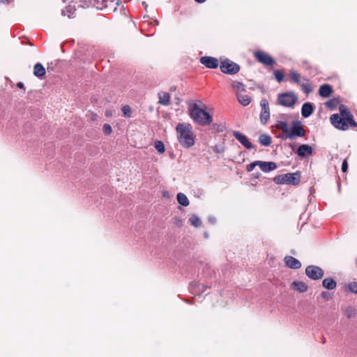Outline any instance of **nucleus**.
Instances as JSON below:
<instances>
[{
  "label": "nucleus",
  "instance_id": "obj_5",
  "mask_svg": "<svg viewBox=\"0 0 357 357\" xmlns=\"http://www.w3.org/2000/svg\"><path fill=\"white\" fill-rule=\"evenodd\" d=\"M305 135V130L302 126L300 121H294L291 123V128L289 129V132L287 138L294 139L296 137H304Z\"/></svg>",
  "mask_w": 357,
  "mask_h": 357
},
{
  "label": "nucleus",
  "instance_id": "obj_12",
  "mask_svg": "<svg viewBox=\"0 0 357 357\" xmlns=\"http://www.w3.org/2000/svg\"><path fill=\"white\" fill-rule=\"evenodd\" d=\"M200 63L208 68H216L218 66V60L212 56H202Z\"/></svg>",
  "mask_w": 357,
  "mask_h": 357
},
{
  "label": "nucleus",
  "instance_id": "obj_43",
  "mask_svg": "<svg viewBox=\"0 0 357 357\" xmlns=\"http://www.w3.org/2000/svg\"><path fill=\"white\" fill-rule=\"evenodd\" d=\"M195 1L196 2H197V3H204V2H205L206 0H195Z\"/></svg>",
  "mask_w": 357,
  "mask_h": 357
},
{
  "label": "nucleus",
  "instance_id": "obj_36",
  "mask_svg": "<svg viewBox=\"0 0 357 357\" xmlns=\"http://www.w3.org/2000/svg\"><path fill=\"white\" fill-rule=\"evenodd\" d=\"M348 288L351 292L357 294V282H350L348 284Z\"/></svg>",
  "mask_w": 357,
  "mask_h": 357
},
{
  "label": "nucleus",
  "instance_id": "obj_18",
  "mask_svg": "<svg viewBox=\"0 0 357 357\" xmlns=\"http://www.w3.org/2000/svg\"><path fill=\"white\" fill-rule=\"evenodd\" d=\"M313 106L310 102H305L301 108V114L304 118L309 117L313 112Z\"/></svg>",
  "mask_w": 357,
  "mask_h": 357
},
{
  "label": "nucleus",
  "instance_id": "obj_10",
  "mask_svg": "<svg viewBox=\"0 0 357 357\" xmlns=\"http://www.w3.org/2000/svg\"><path fill=\"white\" fill-rule=\"evenodd\" d=\"M257 59L266 66H273L275 63L274 59L268 54L262 51H257L255 52Z\"/></svg>",
  "mask_w": 357,
  "mask_h": 357
},
{
  "label": "nucleus",
  "instance_id": "obj_37",
  "mask_svg": "<svg viewBox=\"0 0 357 357\" xmlns=\"http://www.w3.org/2000/svg\"><path fill=\"white\" fill-rule=\"evenodd\" d=\"M258 166L257 160L255 161L250 165H247L246 169L248 172H252L255 169V167Z\"/></svg>",
  "mask_w": 357,
  "mask_h": 357
},
{
  "label": "nucleus",
  "instance_id": "obj_9",
  "mask_svg": "<svg viewBox=\"0 0 357 357\" xmlns=\"http://www.w3.org/2000/svg\"><path fill=\"white\" fill-rule=\"evenodd\" d=\"M260 106L261 107L260 121L261 123L266 124L270 118V109L268 100L265 98L261 99Z\"/></svg>",
  "mask_w": 357,
  "mask_h": 357
},
{
  "label": "nucleus",
  "instance_id": "obj_1",
  "mask_svg": "<svg viewBox=\"0 0 357 357\" xmlns=\"http://www.w3.org/2000/svg\"><path fill=\"white\" fill-rule=\"evenodd\" d=\"M177 138L181 145L185 148H190L195 144L192 128L190 124L178 123L176 128Z\"/></svg>",
  "mask_w": 357,
  "mask_h": 357
},
{
  "label": "nucleus",
  "instance_id": "obj_23",
  "mask_svg": "<svg viewBox=\"0 0 357 357\" xmlns=\"http://www.w3.org/2000/svg\"><path fill=\"white\" fill-rule=\"evenodd\" d=\"M276 128L281 130L284 134H285L286 137L287 138V135L289 132V128L288 123L283 121H278L275 124Z\"/></svg>",
  "mask_w": 357,
  "mask_h": 357
},
{
  "label": "nucleus",
  "instance_id": "obj_7",
  "mask_svg": "<svg viewBox=\"0 0 357 357\" xmlns=\"http://www.w3.org/2000/svg\"><path fill=\"white\" fill-rule=\"evenodd\" d=\"M305 274L310 279L317 280L324 276V271L319 266L310 265L305 268Z\"/></svg>",
  "mask_w": 357,
  "mask_h": 357
},
{
  "label": "nucleus",
  "instance_id": "obj_14",
  "mask_svg": "<svg viewBox=\"0 0 357 357\" xmlns=\"http://www.w3.org/2000/svg\"><path fill=\"white\" fill-rule=\"evenodd\" d=\"M258 167L264 172H269L275 170L277 168V165L275 162H266L257 160Z\"/></svg>",
  "mask_w": 357,
  "mask_h": 357
},
{
  "label": "nucleus",
  "instance_id": "obj_29",
  "mask_svg": "<svg viewBox=\"0 0 357 357\" xmlns=\"http://www.w3.org/2000/svg\"><path fill=\"white\" fill-rule=\"evenodd\" d=\"M301 86L302 91L306 94H308L313 91V87L308 80H305V82H303Z\"/></svg>",
  "mask_w": 357,
  "mask_h": 357
},
{
  "label": "nucleus",
  "instance_id": "obj_30",
  "mask_svg": "<svg viewBox=\"0 0 357 357\" xmlns=\"http://www.w3.org/2000/svg\"><path fill=\"white\" fill-rule=\"evenodd\" d=\"M190 224L195 227H200L202 223L201 220L196 215H192V217L190 218Z\"/></svg>",
  "mask_w": 357,
  "mask_h": 357
},
{
  "label": "nucleus",
  "instance_id": "obj_19",
  "mask_svg": "<svg viewBox=\"0 0 357 357\" xmlns=\"http://www.w3.org/2000/svg\"><path fill=\"white\" fill-rule=\"evenodd\" d=\"M332 93V87L329 84H323L319 87V93L323 98H328Z\"/></svg>",
  "mask_w": 357,
  "mask_h": 357
},
{
  "label": "nucleus",
  "instance_id": "obj_8",
  "mask_svg": "<svg viewBox=\"0 0 357 357\" xmlns=\"http://www.w3.org/2000/svg\"><path fill=\"white\" fill-rule=\"evenodd\" d=\"M220 68L223 73L227 74H235L240 69L238 65L228 59L221 63Z\"/></svg>",
  "mask_w": 357,
  "mask_h": 357
},
{
  "label": "nucleus",
  "instance_id": "obj_38",
  "mask_svg": "<svg viewBox=\"0 0 357 357\" xmlns=\"http://www.w3.org/2000/svg\"><path fill=\"white\" fill-rule=\"evenodd\" d=\"M355 314V311L352 309H348L346 312V315L347 317H351Z\"/></svg>",
  "mask_w": 357,
  "mask_h": 357
},
{
  "label": "nucleus",
  "instance_id": "obj_39",
  "mask_svg": "<svg viewBox=\"0 0 357 357\" xmlns=\"http://www.w3.org/2000/svg\"><path fill=\"white\" fill-rule=\"evenodd\" d=\"M347 168H348V163H347V160H344L343 161L342 165V172H345L347 170Z\"/></svg>",
  "mask_w": 357,
  "mask_h": 357
},
{
  "label": "nucleus",
  "instance_id": "obj_3",
  "mask_svg": "<svg viewBox=\"0 0 357 357\" xmlns=\"http://www.w3.org/2000/svg\"><path fill=\"white\" fill-rule=\"evenodd\" d=\"M297 101L298 96L292 91L280 93L278 96V104L286 107H293Z\"/></svg>",
  "mask_w": 357,
  "mask_h": 357
},
{
  "label": "nucleus",
  "instance_id": "obj_31",
  "mask_svg": "<svg viewBox=\"0 0 357 357\" xmlns=\"http://www.w3.org/2000/svg\"><path fill=\"white\" fill-rule=\"evenodd\" d=\"M154 146L160 153H163L165 151V145L161 141L155 142Z\"/></svg>",
  "mask_w": 357,
  "mask_h": 357
},
{
  "label": "nucleus",
  "instance_id": "obj_42",
  "mask_svg": "<svg viewBox=\"0 0 357 357\" xmlns=\"http://www.w3.org/2000/svg\"><path fill=\"white\" fill-rule=\"evenodd\" d=\"M17 87H19V88H20V89L24 88V84H23L22 82H18V83L17 84Z\"/></svg>",
  "mask_w": 357,
  "mask_h": 357
},
{
  "label": "nucleus",
  "instance_id": "obj_2",
  "mask_svg": "<svg viewBox=\"0 0 357 357\" xmlns=\"http://www.w3.org/2000/svg\"><path fill=\"white\" fill-rule=\"evenodd\" d=\"M189 112L192 120L201 126H207L212 122V116L209 113L199 107L197 104L190 107Z\"/></svg>",
  "mask_w": 357,
  "mask_h": 357
},
{
  "label": "nucleus",
  "instance_id": "obj_44",
  "mask_svg": "<svg viewBox=\"0 0 357 357\" xmlns=\"http://www.w3.org/2000/svg\"><path fill=\"white\" fill-rule=\"evenodd\" d=\"M142 5L144 6V7L145 8H146V7H147V4H146L145 2H143V3H142Z\"/></svg>",
  "mask_w": 357,
  "mask_h": 357
},
{
  "label": "nucleus",
  "instance_id": "obj_28",
  "mask_svg": "<svg viewBox=\"0 0 357 357\" xmlns=\"http://www.w3.org/2000/svg\"><path fill=\"white\" fill-rule=\"evenodd\" d=\"M75 11V6L69 4L62 10V15L64 16H68V17H71L72 15L74 14Z\"/></svg>",
  "mask_w": 357,
  "mask_h": 357
},
{
  "label": "nucleus",
  "instance_id": "obj_33",
  "mask_svg": "<svg viewBox=\"0 0 357 357\" xmlns=\"http://www.w3.org/2000/svg\"><path fill=\"white\" fill-rule=\"evenodd\" d=\"M121 110L123 112V115L125 117L129 118L131 116L132 111H131V107L129 105H124L122 107Z\"/></svg>",
  "mask_w": 357,
  "mask_h": 357
},
{
  "label": "nucleus",
  "instance_id": "obj_11",
  "mask_svg": "<svg viewBox=\"0 0 357 357\" xmlns=\"http://www.w3.org/2000/svg\"><path fill=\"white\" fill-rule=\"evenodd\" d=\"M340 117L346 118L347 122L349 123L350 126L356 127L357 123L355 122L353 118V115L348 110L346 106L342 105L339 107Z\"/></svg>",
  "mask_w": 357,
  "mask_h": 357
},
{
  "label": "nucleus",
  "instance_id": "obj_40",
  "mask_svg": "<svg viewBox=\"0 0 357 357\" xmlns=\"http://www.w3.org/2000/svg\"><path fill=\"white\" fill-rule=\"evenodd\" d=\"M208 220L212 224L215 223V218L214 217L210 216V217H208Z\"/></svg>",
  "mask_w": 357,
  "mask_h": 357
},
{
  "label": "nucleus",
  "instance_id": "obj_17",
  "mask_svg": "<svg viewBox=\"0 0 357 357\" xmlns=\"http://www.w3.org/2000/svg\"><path fill=\"white\" fill-rule=\"evenodd\" d=\"M291 287L294 289L299 293H304L307 291V285L302 281H294L291 283Z\"/></svg>",
  "mask_w": 357,
  "mask_h": 357
},
{
  "label": "nucleus",
  "instance_id": "obj_24",
  "mask_svg": "<svg viewBox=\"0 0 357 357\" xmlns=\"http://www.w3.org/2000/svg\"><path fill=\"white\" fill-rule=\"evenodd\" d=\"M322 285L325 289L332 290L336 287L337 284L334 280L326 278L322 281Z\"/></svg>",
  "mask_w": 357,
  "mask_h": 357
},
{
  "label": "nucleus",
  "instance_id": "obj_15",
  "mask_svg": "<svg viewBox=\"0 0 357 357\" xmlns=\"http://www.w3.org/2000/svg\"><path fill=\"white\" fill-rule=\"evenodd\" d=\"M312 148L307 144H302L298 146L297 149V154L301 158H305L310 155L312 153Z\"/></svg>",
  "mask_w": 357,
  "mask_h": 357
},
{
  "label": "nucleus",
  "instance_id": "obj_27",
  "mask_svg": "<svg viewBox=\"0 0 357 357\" xmlns=\"http://www.w3.org/2000/svg\"><path fill=\"white\" fill-rule=\"evenodd\" d=\"M176 199L178 202L183 206H187L189 205V200L186 195H184L183 193H178L176 196Z\"/></svg>",
  "mask_w": 357,
  "mask_h": 357
},
{
  "label": "nucleus",
  "instance_id": "obj_21",
  "mask_svg": "<svg viewBox=\"0 0 357 357\" xmlns=\"http://www.w3.org/2000/svg\"><path fill=\"white\" fill-rule=\"evenodd\" d=\"M45 74V68L40 63H37L33 66V75L37 77H41Z\"/></svg>",
  "mask_w": 357,
  "mask_h": 357
},
{
  "label": "nucleus",
  "instance_id": "obj_41",
  "mask_svg": "<svg viewBox=\"0 0 357 357\" xmlns=\"http://www.w3.org/2000/svg\"><path fill=\"white\" fill-rule=\"evenodd\" d=\"M105 115H106V116H107V117L111 116L112 115V110H107V111L105 112Z\"/></svg>",
  "mask_w": 357,
  "mask_h": 357
},
{
  "label": "nucleus",
  "instance_id": "obj_35",
  "mask_svg": "<svg viewBox=\"0 0 357 357\" xmlns=\"http://www.w3.org/2000/svg\"><path fill=\"white\" fill-rule=\"evenodd\" d=\"M102 130L104 133L106 135H110L112 132V126L108 123H105L103 125Z\"/></svg>",
  "mask_w": 357,
  "mask_h": 357
},
{
  "label": "nucleus",
  "instance_id": "obj_20",
  "mask_svg": "<svg viewBox=\"0 0 357 357\" xmlns=\"http://www.w3.org/2000/svg\"><path fill=\"white\" fill-rule=\"evenodd\" d=\"M237 100L238 102L242 105L243 106H247L251 102V97L244 93H239L236 96Z\"/></svg>",
  "mask_w": 357,
  "mask_h": 357
},
{
  "label": "nucleus",
  "instance_id": "obj_13",
  "mask_svg": "<svg viewBox=\"0 0 357 357\" xmlns=\"http://www.w3.org/2000/svg\"><path fill=\"white\" fill-rule=\"evenodd\" d=\"M233 135L246 149H251L253 148V145L252 144V143L249 141V139L247 138V137L245 135H244L243 134H242L239 132L235 131V132H234Z\"/></svg>",
  "mask_w": 357,
  "mask_h": 357
},
{
  "label": "nucleus",
  "instance_id": "obj_16",
  "mask_svg": "<svg viewBox=\"0 0 357 357\" xmlns=\"http://www.w3.org/2000/svg\"><path fill=\"white\" fill-rule=\"evenodd\" d=\"M284 262L290 268L298 269L301 267V263L297 259L291 256L285 257Z\"/></svg>",
  "mask_w": 357,
  "mask_h": 357
},
{
  "label": "nucleus",
  "instance_id": "obj_6",
  "mask_svg": "<svg viewBox=\"0 0 357 357\" xmlns=\"http://www.w3.org/2000/svg\"><path fill=\"white\" fill-rule=\"evenodd\" d=\"M330 121L331 123L339 130H346L350 126L346 118L340 117V116L337 114L331 115L330 117Z\"/></svg>",
  "mask_w": 357,
  "mask_h": 357
},
{
  "label": "nucleus",
  "instance_id": "obj_34",
  "mask_svg": "<svg viewBox=\"0 0 357 357\" xmlns=\"http://www.w3.org/2000/svg\"><path fill=\"white\" fill-rule=\"evenodd\" d=\"M274 75L278 82H281L284 79V75L281 70H276L274 71Z\"/></svg>",
  "mask_w": 357,
  "mask_h": 357
},
{
  "label": "nucleus",
  "instance_id": "obj_25",
  "mask_svg": "<svg viewBox=\"0 0 357 357\" xmlns=\"http://www.w3.org/2000/svg\"><path fill=\"white\" fill-rule=\"evenodd\" d=\"M231 87L234 90H235L236 95L238 94L239 93H243L245 91L244 84L240 82H234L231 84Z\"/></svg>",
  "mask_w": 357,
  "mask_h": 357
},
{
  "label": "nucleus",
  "instance_id": "obj_26",
  "mask_svg": "<svg viewBox=\"0 0 357 357\" xmlns=\"http://www.w3.org/2000/svg\"><path fill=\"white\" fill-rule=\"evenodd\" d=\"M259 143L265 146H268L271 144V137L266 134H261L259 137Z\"/></svg>",
  "mask_w": 357,
  "mask_h": 357
},
{
  "label": "nucleus",
  "instance_id": "obj_32",
  "mask_svg": "<svg viewBox=\"0 0 357 357\" xmlns=\"http://www.w3.org/2000/svg\"><path fill=\"white\" fill-rule=\"evenodd\" d=\"M290 77L292 81L295 83H299L301 75L296 71L292 70L290 73Z\"/></svg>",
  "mask_w": 357,
  "mask_h": 357
},
{
  "label": "nucleus",
  "instance_id": "obj_4",
  "mask_svg": "<svg viewBox=\"0 0 357 357\" xmlns=\"http://www.w3.org/2000/svg\"><path fill=\"white\" fill-rule=\"evenodd\" d=\"M300 180V175L296 173H287L277 176L273 178L274 182L277 184L298 185Z\"/></svg>",
  "mask_w": 357,
  "mask_h": 357
},
{
  "label": "nucleus",
  "instance_id": "obj_22",
  "mask_svg": "<svg viewBox=\"0 0 357 357\" xmlns=\"http://www.w3.org/2000/svg\"><path fill=\"white\" fill-rule=\"evenodd\" d=\"M158 102L162 105H168L169 103L170 96L167 92H160L158 93Z\"/></svg>",
  "mask_w": 357,
  "mask_h": 357
}]
</instances>
